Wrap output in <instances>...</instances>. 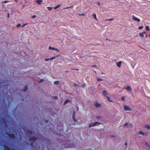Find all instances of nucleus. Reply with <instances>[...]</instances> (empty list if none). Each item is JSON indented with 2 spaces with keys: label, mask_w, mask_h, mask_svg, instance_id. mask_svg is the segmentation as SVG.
<instances>
[{
  "label": "nucleus",
  "mask_w": 150,
  "mask_h": 150,
  "mask_svg": "<svg viewBox=\"0 0 150 150\" xmlns=\"http://www.w3.org/2000/svg\"><path fill=\"white\" fill-rule=\"evenodd\" d=\"M7 135H8L10 138H12L13 139H15L16 136L14 134H9L8 133H6Z\"/></svg>",
  "instance_id": "obj_1"
},
{
  "label": "nucleus",
  "mask_w": 150,
  "mask_h": 150,
  "mask_svg": "<svg viewBox=\"0 0 150 150\" xmlns=\"http://www.w3.org/2000/svg\"><path fill=\"white\" fill-rule=\"evenodd\" d=\"M97 124H100V123L98 122L91 123L89 125V127L90 128L92 127L95 126H96Z\"/></svg>",
  "instance_id": "obj_2"
},
{
  "label": "nucleus",
  "mask_w": 150,
  "mask_h": 150,
  "mask_svg": "<svg viewBox=\"0 0 150 150\" xmlns=\"http://www.w3.org/2000/svg\"><path fill=\"white\" fill-rule=\"evenodd\" d=\"M128 126V127H132V125L131 123H129L128 122H126L125 124H124L123 125L124 127H125L126 126Z\"/></svg>",
  "instance_id": "obj_3"
},
{
  "label": "nucleus",
  "mask_w": 150,
  "mask_h": 150,
  "mask_svg": "<svg viewBox=\"0 0 150 150\" xmlns=\"http://www.w3.org/2000/svg\"><path fill=\"white\" fill-rule=\"evenodd\" d=\"M124 109L125 111H131L132 109L129 108L128 106H125L124 107Z\"/></svg>",
  "instance_id": "obj_4"
},
{
  "label": "nucleus",
  "mask_w": 150,
  "mask_h": 150,
  "mask_svg": "<svg viewBox=\"0 0 150 150\" xmlns=\"http://www.w3.org/2000/svg\"><path fill=\"white\" fill-rule=\"evenodd\" d=\"M37 139V138L36 137H30L29 139V140L30 141H35Z\"/></svg>",
  "instance_id": "obj_5"
},
{
  "label": "nucleus",
  "mask_w": 150,
  "mask_h": 150,
  "mask_svg": "<svg viewBox=\"0 0 150 150\" xmlns=\"http://www.w3.org/2000/svg\"><path fill=\"white\" fill-rule=\"evenodd\" d=\"M103 94L106 97H108V96L107 95H108V92L106 90L103 91Z\"/></svg>",
  "instance_id": "obj_6"
},
{
  "label": "nucleus",
  "mask_w": 150,
  "mask_h": 150,
  "mask_svg": "<svg viewBox=\"0 0 150 150\" xmlns=\"http://www.w3.org/2000/svg\"><path fill=\"white\" fill-rule=\"evenodd\" d=\"M76 112L75 111H74L73 113V114L72 115V118L74 122H76L77 121L76 119L75 118V115Z\"/></svg>",
  "instance_id": "obj_7"
},
{
  "label": "nucleus",
  "mask_w": 150,
  "mask_h": 150,
  "mask_svg": "<svg viewBox=\"0 0 150 150\" xmlns=\"http://www.w3.org/2000/svg\"><path fill=\"white\" fill-rule=\"evenodd\" d=\"M132 19L133 20L136 21H138L139 22L140 21V20L138 18L136 17H135L134 16H132Z\"/></svg>",
  "instance_id": "obj_8"
},
{
  "label": "nucleus",
  "mask_w": 150,
  "mask_h": 150,
  "mask_svg": "<svg viewBox=\"0 0 150 150\" xmlns=\"http://www.w3.org/2000/svg\"><path fill=\"white\" fill-rule=\"evenodd\" d=\"M121 63L122 62L121 61H120L116 63V65L118 67L120 68L121 66Z\"/></svg>",
  "instance_id": "obj_9"
},
{
  "label": "nucleus",
  "mask_w": 150,
  "mask_h": 150,
  "mask_svg": "<svg viewBox=\"0 0 150 150\" xmlns=\"http://www.w3.org/2000/svg\"><path fill=\"white\" fill-rule=\"evenodd\" d=\"M49 49L50 50H56L58 52L59 51L58 50V49L57 48H55L54 47H52L51 46H50L49 47Z\"/></svg>",
  "instance_id": "obj_10"
},
{
  "label": "nucleus",
  "mask_w": 150,
  "mask_h": 150,
  "mask_svg": "<svg viewBox=\"0 0 150 150\" xmlns=\"http://www.w3.org/2000/svg\"><path fill=\"white\" fill-rule=\"evenodd\" d=\"M146 32L145 31H144L142 33H140L139 34V36L141 37H143L144 36V34H146Z\"/></svg>",
  "instance_id": "obj_11"
},
{
  "label": "nucleus",
  "mask_w": 150,
  "mask_h": 150,
  "mask_svg": "<svg viewBox=\"0 0 150 150\" xmlns=\"http://www.w3.org/2000/svg\"><path fill=\"white\" fill-rule=\"evenodd\" d=\"M139 134L143 136L147 135H148V133H144V132L142 131L140 132H139Z\"/></svg>",
  "instance_id": "obj_12"
},
{
  "label": "nucleus",
  "mask_w": 150,
  "mask_h": 150,
  "mask_svg": "<svg viewBox=\"0 0 150 150\" xmlns=\"http://www.w3.org/2000/svg\"><path fill=\"white\" fill-rule=\"evenodd\" d=\"M95 106L97 108L101 106V104L98 103H96L95 104Z\"/></svg>",
  "instance_id": "obj_13"
},
{
  "label": "nucleus",
  "mask_w": 150,
  "mask_h": 150,
  "mask_svg": "<svg viewBox=\"0 0 150 150\" xmlns=\"http://www.w3.org/2000/svg\"><path fill=\"white\" fill-rule=\"evenodd\" d=\"M36 2L38 3V4H41V3L42 2V0H37L36 1Z\"/></svg>",
  "instance_id": "obj_14"
},
{
  "label": "nucleus",
  "mask_w": 150,
  "mask_h": 150,
  "mask_svg": "<svg viewBox=\"0 0 150 150\" xmlns=\"http://www.w3.org/2000/svg\"><path fill=\"white\" fill-rule=\"evenodd\" d=\"M126 89L127 90V91H131V88L129 86H127L126 88Z\"/></svg>",
  "instance_id": "obj_15"
},
{
  "label": "nucleus",
  "mask_w": 150,
  "mask_h": 150,
  "mask_svg": "<svg viewBox=\"0 0 150 150\" xmlns=\"http://www.w3.org/2000/svg\"><path fill=\"white\" fill-rule=\"evenodd\" d=\"M5 149L4 150H11L10 148L8 147L7 146L5 145Z\"/></svg>",
  "instance_id": "obj_16"
},
{
  "label": "nucleus",
  "mask_w": 150,
  "mask_h": 150,
  "mask_svg": "<svg viewBox=\"0 0 150 150\" xmlns=\"http://www.w3.org/2000/svg\"><path fill=\"white\" fill-rule=\"evenodd\" d=\"M71 101L70 100H68V99H67V100H66L64 102V105H65L67 103H68V102H70Z\"/></svg>",
  "instance_id": "obj_17"
},
{
  "label": "nucleus",
  "mask_w": 150,
  "mask_h": 150,
  "mask_svg": "<svg viewBox=\"0 0 150 150\" xmlns=\"http://www.w3.org/2000/svg\"><path fill=\"white\" fill-rule=\"evenodd\" d=\"M59 56V55H58L55 57H53L52 58H50V59L51 60H52L53 59H55L56 57H58Z\"/></svg>",
  "instance_id": "obj_18"
},
{
  "label": "nucleus",
  "mask_w": 150,
  "mask_h": 150,
  "mask_svg": "<svg viewBox=\"0 0 150 150\" xmlns=\"http://www.w3.org/2000/svg\"><path fill=\"white\" fill-rule=\"evenodd\" d=\"M106 98L108 99V100L109 102H113V101L112 100H110V98L109 96H108V97H106Z\"/></svg>",
  "instance_id": "obj_19"
},
{
  "label": "nucleus",
  "mask_w": 150,
  "mask_h": 150,
  "mask_svg": "<svg viewBox=\"0 0 150 150\" xmlns=\"http://www.w3.org/2000/svg\"><path fill=\"white\" fill-rule=\"evenodd\" d=\"M61 5V4H59V5H58L57 6H56L55 7H54V8L55 9H56L59 8V6H60Z\"/></svg>",
  "instance_id": "obj_20"
},
{
  "label": "nucleus",
  "mask_w": 150,
  "mask_h": 150,
  "mask_svg": "<svg viewBox=\"0 0 150 150\" xmlns=\"http://www.w3.org/2000/svg\"><path fill=\"white\" fill-rule=\"evenodd\" d=\"M114 20V18H112L110 19H106L105 20V21H112Z\"/></svg>",
  "instance_id": "obj_21"
},
{
  "label": "nucleus",
  "mask_w": 150,
  "mask_h": 150,
  "mask_svg": "<svg viewBox=\"0 0 150 150\" xmlns=\"http://www.w3.org/2000/svg\"><path fill=\"white\" fill-rule=\"evenodd\" d=\"M145 28L146 30H149V28L148 26L146 25L145 27Z\"/></svg>",
  "instance_id": "obj_22"
},
{
  "label": "nucleus",
  "mask_w": 150,
  "mask_h": 150,
  "mask_svg": "<svg viewBox=\"0 0 150 150\" xmlns=\"http://www.w3.org/2000/svg\"><path fill=\"white\" fill-rule=\"evenodd\" d=\"M145 127L148 129H150V126L149 125H146Z\"/></svg>",
  "instance_id": "obj_23"
},
{
  "label": "nucleus",
  "mask_w": 150,
  "mask_h": 150,
  "mask_svg": "<svg viewBox=\"0 0 150 150\" xmlns=\"http://www.w3.org/2000/svg\"><path fill=\"white\" fill-rule=\"evenodd\" d=\"M47 8L48 9V10L49 11L51 10L53 8L52 7H47Z\"/></svg>",
  "instance_id": "obj_24"
},
{
  "label": "nucleus",
  "mask_w": 150,
  "mask_h": 150,
  "mask_svg": "<svg viewBox=\"0 0 150 150\" xmlns=\"http://www.w3.org/2000/svg\"><path fill=\"white\" fill-rule=\"evenodd\" d=\"M59 83V81H54V84H58Z\"/></svg>",
  "instance_id": "obj_25"
},
{
  "label": "nucleus",
  "mask_w": 150,
  "mask_h": 150,
  "mask_svg": "<svg viewBox=\"0 0 150 150\" xmlns=\"http://www.w3.org/2000/svg\"><path fill=\"white\" fill-rule=\"evenodd\" d=\"M73 7V6H71L70 7H68L67 8H64V9H68V8H72Z\"/></svg>",
  "instance_id": "obj_26"
},
{
  "label": "nucleus",
  "mask_w": 150,
  "mask_h": 150,
  "mask_svg": "<svg viewBox=\"0 0 150 150\" xmlns=\"http://www.w3.org/2000/svg\"><path fill=\"white\" fill-rule=\"evenodd\" d=\"M27 86H25V88L23 90V91H26V90H27Z\"/></svg>",
  "instance_id": "obj_27"
},
{
  "label": "nucleus",
  "mask_w": 150,
  "mask_h": 150,
  "mask_svg": "<svg viewBox=\"0 0 150 150\" xmlns=\"http://www.w3.org/2000/svg\"><path fill=\"white\" fill-rule=\"evenodd\" d=\"M44 81V80L43 79H41L39 81V83H40L41 82H42Z\"/></svg>",
  "instance_id": "obj_28"
},
{
  "label": "nucleus",
  "mask_w": 150,
  "mask_h": 150,
  "mask_svg": "<svg viewBox=\"0 0 150 150\" xmlns=\"http://www.w3.org/2000/svg\"><path fill=\"white\" fill-rule=\"evenodd\" d=\"M93 16L95 18V19H97L96 15V14L94 13L93 14Z\"/></svg>",
  "instance_id": "obj_29"
},
{
  "label": "nucleus",
  "mask_w": 150,
  "mask_h": 150,
  "mask_svg": "<svg viewBox=\"0 0 150 150\" xmlns=\"http://www.w3.org/2000/svg\"><path fill=\"white\" fill-rule=\"evenodd\" d=\"M21 23H18L16 27H19L21 26Z\"/></svg>",
  "instance_id": "obj_30"
},
{
  "label": "nucleus",
  "mask_w": 150,
  "mask_h": 150,
  "mask_svg": "<svg viewBox=\"0 0 150 150\" xmlns=\"http://www.w3.org/2000/svg\"><path fill=\"white\" fill-rule=\"evenodd\" d=\"M53 98L54 99H58V97L57 96H54L53 97Z\"/></svg>",
  "instance_id": "obj_31"
},
{
  "label": "nucleus",
  "mask_w": 150,
  "mask_h": 150,
  "mask_svg": "<svg viewBox=\"0 0 150 150\" xmlns=\"http://www.w3.org/2000/svg\"><path fill=\"white\" fill-rule=\"evenodd\" d=\"M86 86V84L85 83H83L82 85V87L84 88V87Z\"/></svg>",
  "instance_id": "obj_32"
},
{
  "label": "nucleus",
  "mask_w": 150,
  "mask_h": 150,
  "mask_svg": "<svg viewBox=\"0 0 150 150\" xmlns=\"http://www.w3.org/2000/svg\"><path fill=\"white\" fill-rule=\"evenodd\" d=\"M97 80L99 81H101L103 80V79H98Z\"/></svg>",
  "instance_id": "obj_33"
},
{
  "label": "nucleus",
  "mask_w": 150,
  "mask_h": 150,
  "mask_svg": "<svg viewBox=\"0 0 150 150\" xmlns=\"http://www.w3.org/2000/svg\"><path fill=\"white\" fill-rule=\"evenodd\" d=\"M145 144L146 146H148L149 147H150V146H149V145L148 143L146 142L145 143Z\"/></svg>",
  "instance_id": "obj_34"
},
{
  "label": "nucleus",
  "mask_w": 150,
  "mask_h": 150,
  "mask_svg": "<svg viewBox=\"0 0 150 150\" xmlns=\"http://www.w3.org/2000/svg\"><path fill=\"white\" fill-rule=\"evenodd\" d=\"M143 27L142 26H140L139 27V29L140 30L143 29Z\"/></svg>",
  "instance_id": "obj_35"
},
{
  "label": "nucleus",
  "mask_w": 150,
  "mask_h": 150,
  "mask_svg": "<svg viewBox=\"0 0 150 150\" xmlns=\"http://www.w3.org/2000/svg\"><path fill=\"white\" fill-rule=\"evenodd\" d=\"M8 2H9V1H4V2H2V3H8Z\"/></svg>",
  "instance_id": "obj_36"
},
{
  "label": "nucleus",
  "mask_w": 150,
  "mask_h": 150,
  "mask_svg": "<svg viewBox=\"0 0 150 150\" xmlns=\"http://www.w3.org/2000/svg\"><path fill=\"white\" fill-rule=\"evenodd\" d=\"M36 17V15H33L32 16V18H35Z\"/></svg>",
  "instance_id": "obj_37"
},
{
  "label": "nucleus",
  "mask_w": 150,
  "mask_h": 150,
  "mask_svg": "<svg viewBox=\"0 0 150 150\" xmlns=\"http://www.w3.org/2000/svg\"><path fill=\"white\" fill-rule=\"evenodd\" d=\"M49 60H50V59H45V61H48Z\"/></svg>",
  "instance_id": "obj_38"
},
{
  "label": "nucleus",
  "mask_w": 150,
  "mask_h": 150,
  "mask_svg": "<svg viewBox=\"0 0 150 150\" xmlns=\"http://www.w3.org/2000/svg\"><path fill=\"white\" fill-rule=\"evenodd\" d=\"M97 118H102V117L101 116H98L97 117Z\"/></svg>",
  "instance_id": "obj_39"
},
{
  "label": "nucleus",
  "mask_w": 150,
  "mask_h": 150,
  "mask_svg": "<svg viewBox=\"0 0 150 150\" xmlns=\"http://www.w3.org/2000/svg\"><path fill=\"white\" fill-rule=\"evenodd\" d=\"M27 24H24L23 25H22V27H24V26H25Z\"/></svg>",
  "instance_id": "obj_40"
},
{
  "label": "nucleus",
  "mask_w": 150,
  "mask_h": 150,
  "mask_svg": "<svg viewBox=\"0 0 150 150\" xmlns=\"http://www.w3.org/2000/svg\"><path fill=\"white\" fill-rule=\"evenodd\" d=\"M121 99L122 100H125V98L124 97H122V98H121Z\"/></svg>",
  "instance_id": "obj_41"
},
{
  "label": "nucleus",
  "mask_w": 150,
  "mask_h": 150,
  "mask_svg": "<svg viewBox=\"0 0 150 150\" xmlns=\"http://www.w3.org/2000/svg\"><path fill=\"white\" fill-rule=\"evenodd\" d=\"M92 67H98L97 66H95V65H92Z\"/></svg>",
  "instance_id": "obj_42"
},
{
  "label": "nucleus",
  "mask_w": 150,
  "mask_h": 150,
  "mask_svg": "<svg viewBox=\"0 0 150 150\" xmlns=\"http://www.w3.org/2000/svg\"><path fill=\"white\" fill-rule=\"evenodd\" d=\"M28 132L30 134H31L32 133V131H28Z\"/></svg>",
  "instance_id": "obj_43"
},
{
  "label": "nucleus",
  "mask_w": 150,
  "mask_h": 150,
  "mask_svg": "<svg viewBox=\"0 0 150 150\" xmlns=\"http://www.w3.org/2000/svg\"><path fill=\"white\" fill-rule=\"evenodd\" d=\"M100 2H98V5H100Z\"/></svg>",
  "instance_id": "obj_44"
},
{
  "label": "nucleus",
  "mask_w": 150,
  "mask_h": 150,
  "mask_svg": "<svg viewBox=\"0 0 150 150\" xmlns=\"http://www.w3.org/2000/svg\"><path fill=\"white\" fill-rule=\"evenodd\" d=\"M110 136L111 137H115V136H113V135H110Z\"/></svg>",
  "instance_id": "obj_45"
},
{
  "label": "nucleus",
  "mask_w": 150,
  "mask_h": 150,
  "mask_svg": "<svg viewBox=\"0 0 150 150\" xmlns=\"http://www.w3.org/2000/svg\"><path fill=\"white\" fill-rule=\"evenodd\" d=\"M33 142H32V143H31V146H33Z\"/></svg>",
  "instance_id": "obj_46"
},
{
  "label": "nucleus",
  "mask_w": 150,
  "mask_h": 150,
  "mask_svg": "<svg viewBox=\"0 0 150 150\" xmlns=\"http://www.w3.org/2000/svg\"><path fill=\"white\" fill-rule=\"evenodd\" d=\"M80 16H84L85 15V14H79Z\"/></svg>",
  "instance_id": "obj_47"
},
{
  "label": "nucleus",
  "mask_w": 150,
  "mask_h": 150,
  "mask_svg": "<svg viewBox=\"0 0 150 150\" xmlns=\"http://www.w3.org/2000/svg\"><path fill=\"white\" fill-rule=\"evenodd\" d=\"M9 17V13H8V17Z\"/></svg>",
  "instance_id": "obj_48"
},
{
  "label": "nucleus",
  "mask_w": 150,
  "mask_h": 150,
  "mask_svg": "<svg viewBox=\"0 0 150 150\" xmlns=\"http://www.w3.org/2000/svg\"><path fill=\"white\" fill-rule=\"evenodd\" d=\"M25 7V6L23 5L22 8V9H23V8Z\"/></svg>",
  "instance_id": "obj_49"
},
{
  "label": "nucleus",
  "mask_w": 150,
  "mask_h": 150,
  "mask_svg": "<svg viewBox=\"0 0 150 150\" xmlns=\"http://www.w3.org/2000/svg\"><path fill=\"white\" fill-rule=\"evenodd\" d=\"M125 145L126 146L127 145V142H126L125 143Z\"/></svg>",
  "instance_id": "obj_50"
},
{
  "label": "nucleus",
  "mask_w": 150,
  "mask_h": 150,
  "mask_svg": "<svg viewBox=\"0 0 150 150\" xmlns=\"http://www.w3.org/2000/svg\"><path fill=\"white\" fill-rule=\"evenodd\" d=\"M145 37H147V35L146 34V35H145Z\"/></svg>",
  "instance_id": "obj_51"
},
{
  "label": "nucleus",
  "mask_w": 150,
  "mask_h": 150,
  "mask_svg": "<svg viewBox=\"0 0 150 150\" xmlns=\"http://www.w3.org/2000/svg\"><path fill=\"white\" fill-rule=\"evenodd\" d=\"M15 1L16 2L17 1V0H15Z\"/></svg>",
  "instance_id": "obj_52"
},
{
  "label": "nucleus",
  "mask_w": 150,
  "mask_h": 150,
  "mask_svg": "<svg viewBox=\"0 0 150 150\" xmlns=\"http://www.w3.org/2000/svg\"><path fill=\"white\" fill-rule=\"evenodd\" d=\"M75 70L78 71L79 70V69H75Z\"/></svg>",
  "instance_id": "obj_53"
},
{
  "label": "nucleus",
  "mask_w": 150,
  "mask_h": 150,
  "mask_svg": "<svg viewBox=\"0 0 150 150\" xmlns=\"http://www.w3.org/2000/svg\"><path fill=\"white\" fill-rule=\"evenodd\" d=\"M77 110H79V108L78 107H77Z\"/></svg>",
  "instance_id": "obj_54"
},
{
  "label": "nucleus",
  "mask_w": 150,
  "mask_h": 150,
  "mask_svg": "<svg viewBox=\"0 0 150 150\" xmlns=\"http://www.w3.org/2000/svg\"><path fill=\"white\" fill-rule=\"evenodd\" d=\"M46 121L47 122L48 121Z\"/></svg>",
  "instance_id": "obj_55"
},
{
  "label": "nucleus",
  "mask_w": 150,
  "mask_h": 150,
  "mask_svg": "<svg viewBox=\"0 0 150 150\" xmlns=\"http://www.w3.org/2000/svg\"><path fill=\"white\" fill-rule=\"evenodd\" d=\"M149 37H150V34H149Z\"/></svg>",
  "instance_id": "obj_56"
}]
</instances>
